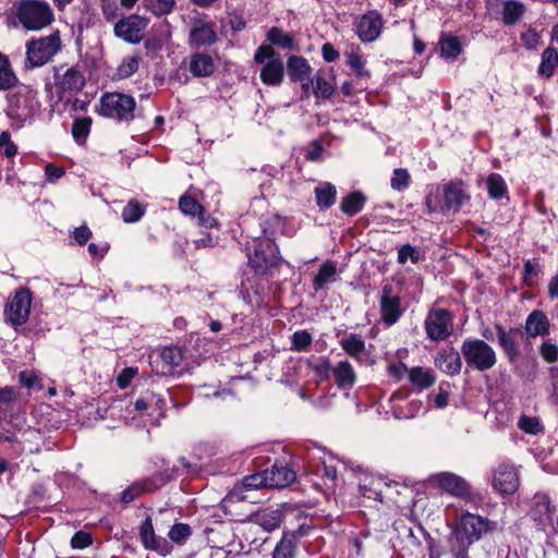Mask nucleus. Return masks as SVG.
<instances>
[{"label":"nucleus","instance_id":"dca6fc26","mask_svg":"<svg viewBox=\"0 0 558 558\" xmlns=\"http://www.w3.org/2000/svg\"><path fill=\"white\" fill-rule=\"evenodd\" d=\"M433 481L442 490L447 492L452 496L459 498H466L470 496L469 484L457 474L442 472L434 475Z\"/></svg>","mask_w":558,"mask_h":558},{"label":"nucleus","instance_id":"79ce46f5","mask_svg":"<svg viewBox=\"0 0 558 558\" xmlns=\"http://www.w3.org/2000/svg\"><path fill=\"white\" fill-rule=\"evenodd\" d=\"M439 45L444 58L456 59L461 52V44L456 37L442 38Z\"/></svg>","mask_w":558,"mask_h":558},{"label":"nucleus","instance_id":"b1692460","mask_svg":"<svg viewBox=\"0 0 558 558\" xmlns=\"http://www.w3.org/2000/svg\"><path fill=\"white\" fill-rule=\"evenodd\" d=\"M288 74L292 82H304L311 78L312 66L302 56H291L287 61Z\"/></svg>","mask_w":558,"mask_h":558},{"label":"nucleus","instance_id":"a18cd8bd","mask_svg":"<svg viewBox=\"0 0 558 558\" xmlns=\"http://www.w3.org/2000/svg\"><path fill=\"white\" fill-rule=\"evenodd\" d=\"M179 207L184 215L198 216L203 214V206L191 196H183L179 201Z\"/></svg>","mask_w":558,"mask_h":558},{"label":"nucleus","instance_id":"774afa93","mask_svg":"<svg viewBox=\"0 0 558 558\" xmlns=\"http://www.w3.org/2000/svg\"><path fill=\"white\" fill-rule=\"evenodd\" d=\"M323 58L327 62H332L339 58V52L330 43H326L322 47Z\"/></svg>","mask_w":558,"mask_h":558},{"label":"nucleus","instance_id":"ea45409f","mask_svg":"<svg viewBox=\"0 0 558 558\" xmlns=\"http://www.w3.org/2000/svg\"><path fill=\"white\" fill-rule=\"evenodd\" d=\"M141 57L138 54H131L125 57L117 69L118 78H128L132 76L140 66Z\"/></svg>","mask_w":558,"mask_h":558},{"label":"nucleus","instance_id":"c9c22d12","mask_svg":"<svg viewBox=\"0 0 558 558\" xmlns=\"http://www.w3.org/2000/svg\"><path fill=\"white\" fill-rule=\"evenodd\" d=\"M557 65L558 52L555 48L548 47L542 53V60L537 72L539 75L548 78L553 76Z\"/></svg>","mask_w":558,"mask_h":558},{"label":"nucleus","instance_id":"09e8293b","mask_svg":"<svg viewBox=\"0 0 558 558\" xmlns=\"http://www.w3.org/2000/svg\"><path fill=\"white\" fill-rule=\"evenodd\" d=\"M312 343V336L305 331H295L292 335V347L291 349L294 351H304L306 350Z\"/></svg>","mask_w":558,"mask_h":558},{"label":"nucleus","instance_id":"bb28decb","mask_svg":"<svg viewBox=\"0 0 558 558\" xmlns=\"http://www.w3.org/2000/svg\"><path fill=\"white\" fill-rule=\"evenodd\" d=\"M496 330L498 336V343L507 355L509 362H515L519 356V348L515 339L511 336L513 330L507 331L500 325H496Z\"/></svg>","mask_w":558,"mask_h":558},{"label":"nucleus","instance_id":"393cba45","mask_svg":"<svg viewBox=\"0 0 558 558\" xmlns=\"http://www.w3.org/2000/svg\"><path fill=\"white\" fill-rule=\"evenodd\" d=\"M525 332L529 337L536 338L549 332V320L542 311H533L525 320Z\"/></svg>","mask_w":558,"mask_h":558},{"label":"nucleus","instance_id":"e433bc0d","mask_svg":"<svg viewBox=\"0 0 558 558\" xmlns=\"http://www.w3.org/2000/svg\"><path fill=\"white\" fill-rule=\"evenodd\" d=\"M316 203L320 208H329L336 202L337 190L331 183H324L315 189Z\"/></svg>","mask_w":558,"mask_h":558},{"label":"nucleus","instance_id":"39448f33","mask_svg":"<svg viewBox=\"0 0 558 558\" xmlns=\"http://www.w3.org/2000/svg\"><path fill=\"white\" fill-rule=\"evenodd\" d=\"M135 99L122 93H108L100 99V113L108 118L130 121L134 118Z\"/></svg>","mask_w":558,"mask_h":558},{"label":"nucleus","instance_id":"7c9ffc66","mask_svg":"<svg viewBox=\"0 0 558 558\" xmlns=\"http://www.w3.org/2000/svg\"><path fill=\"white\" fill-rule=\"evenodd\" d=\"M296 543L295 533H284L272 551V558H294Z\"/></svg>","mask_w":558,"mask_h":558},{"label":"nucleus","instance_id":"69168bd1","mask_svg":"<svg viewBox=\"0 0 558 558\" xmlns=\"http://www.w3.org/2000/svg\"><path fill=\"white\" fill-rule=\"evenodd\" d=\"M73 236L80 245H83L90 239L92 232L86 226H82L73 231Z\"/></svg>","mask_w":558,"mask_h":558},{"label":"nucleus","instance_id":"cd10ccee","mask_svg":"<svg viewBox=\"0 0 558 558\" xmlns=\"http://www.w3.org/2000/svg\"><path fill=\"white\" fill-rule=\"evenodd\" d=\"M408 377L409 381L420 389H427L432 387L436 381L434 372L429 368H424L421 366L410 368Z\"/></svg>","mask_w":558,"mask_h":558},{"label":"nucleus","instance_id":"6ab92c4d","mask_svg":"<svg viewBox=\"0 0 558 558\" xmlns=\"http://www.w3.org/2000/svg\"><path fill=\"white\" fill-rule=\"evenodd\" d=\"M140 537L145 549L155 550L163 556L169 553L167 541L155 534L150 517H146L142 522L140 526Z\"/></svg>","mask_w":558,"mask_h":558},{"label":"nucleus","instance_id":"412c9836","mask_svg":"<svg viewBox=\"0 0 558 558\" xmlns=\"http://www.w3.org/2000/svg\"><path fill=\"white\" fill-rule=\"evenodd\" d=\"M264 472L267 475L269 488L287 487L296 478L295 472L284 464L275 463L269 470Z\"/></svg>","mask_w":558,"mask_h":558},{"label":"nucleus","instance_id":"4468645a","mask_svg":"<svg viewBox=\"0 0 558 558\" xmlns=\"http://www.w3.org/2000/svg\"><path fill=\"white\" fill-rule=\"evenodd\" d=\"M492 485L501 494H513L519 487L517 470L508 464H500L493 476Z\"/></svg>","mask_w":558,"mask_h":558},{"label":"nucleus","instance_id":"f257e3e1","mask_svg":"<svg viewBox=\"0 0 558 558\" xmlns=\"http://www.w3.org/2000/svg\"><path fill=\"white\" fill-rule=\"evenodd\" d=\"M247 251L248 265L257 274H267L281 263L278 246L268 238L253 239L247 243Z\"/></svg>","mask_w":558,"mask_h":558},{"label":"nucleus","instance_id":"338daca9","mask_svg":"<svg viewBox=\"0 0 558 558\" xmlns=\"http://www.w3.org/2000/svg\"><path fill=\"white\" fill-rule=\"evenodd\" d=\"M38 381V376L34 372H21L20 383L26 388H32Z\"/></svg>","mask_w":558,"mask_h":558},{"label":"nucleus","instance_id":"4d7b16f0","mask_svg":"<svg viewBox=\"0 0 558 558\" xmlns=\"http://www.w3.org/2000/svg\"><path fill=\"white\" fill-rule=\"evenodd\" d=\"M524 47L529 50H535L541 44L539 35L535 29L529 28L521 35Z\"/></svg>","mask_w":558,"mask_h":558},{"label":"nucleus","instance_id":"49530a36","mask_svg":"<svg viewBox=\"0 0 558 558\" xmlns=\"http://www.w3.org/2000/svg\"><path fill=\"white\" fill-rule=\"evenodd\" d=\"M191 533L192 531L189 524L177 523L170 529L168 536L172 542L182 544L187 539Z\"/></svg>","mask_w":558,"mask_h":558},{"label":"nucleus","instance_id":"473e14b6","mask_svg":"<svg viewBox=\"0 0 558 558\" xmlns=\"http://www.w3.org/2000/svg\"><path fill=\"white\" fill-rule=\"evenodd\" d=\"M366 203V197L361 192H352L343 197L340 204V209L348 216L359 214Z\"/></svg>","mask_w":558,"mask_h":558},{"label":"nucleus","instance_id":"2f4dec72","mask_svg":"<svg viewBox=\"0 0 558 558\" xmlns=\"http://www.w3.org/2000/svg\"><path fill=\"white\" fill-rule=\"evenodd\" d=\"M266 37L271 45L283 49L298 50V45L294 40V37L291 34L283 32L279 27H271L267 32Z\"/></svg>","mask_w":558,"mask_h":558},{"label":"nucleus","instance_id":"603ef678","mask_svg":"<svg viewBox=\"0 0 558 558\" xmlns=\"http://www.w3.org/2000/svg\"><path fill=\"white\" fill-rule=\"evenodd\" d=\"M410 181V174L405 169H396L393 177L391 178V187L395 191H403L408 187Z\"/></svg>","mask_w":558,"mask_h":558},{"label":"nucleus","instance_id":"f8f14e48","mask_svg":"<svg viewBox=\"0 0 558 558\" xmlns=\"http://www.w3.org/2000/svg\"><path fill=\"white\" fill-rule=\"evenodd\" d=\"M379 306L381 319L387 326H392L401 317V300L399 295L393 293L391 284H385L383 287Z\"/></svg>","mask_w":558,"mask_h":558},{"label":"nucleus","instance_id":"8fccbe9b","mask_svg":"<svg viewBox=\"0 0 558 558\" xmlns=\"http://www.w3.org/2000/svg\"><path fill=\"white\" fill-rule=\"evenodd\" d=\"M315 86L313 88L316 97L329 98L333 94V86L319 75L314 77Z\"/></svg>","mask_w":558,"mask_h":558},{"label":"nucleus","instance_id":"13d9d810","mask_svg":"<svg viewBox=\"0 0 558 558\" xmlns=\"http://www.w3.org/2000/svg\"><path fill=\"white\" fill-rule=\"evenodd\" d=\"M409 259L416 263L418 260V255L412 245L404 244L398 251V262L400 264H405Z\"/></svg>","mask_w":558,"mask_h":558},{"label":"nucleus","instance_id":"9d476101","mask_svg":"<svg viewBox=\"0 0 558 558\" xmlns=\"http://www.w3.org/2000/svg\"><path fill=\"white\" fill-rule=\"evenodd\" d=\"M31 305V291L27 288H20L9 300L5 307V315L13 325H23L28 319Z\"/></svg>","mask_w":558,"mask_h":558},{"label":"nucleus","instance_id":"3c124183","mask_svg":"<svg viewBox=\"0 0 558 558\" xmlns=\"http://www.w3.org/2000/svg\"><path fill=\"white\" fill-rule=\"evenodd\" d=\"M0 150L8 158H13L17 153V147L12 142L11 135L8 131H3L0 134Z\"/></svg>","mask_w":558,"mask_h":558},{"label":"nucleus","instance_id":"37998d69","mask_svg":"<svg viewBox=\"0 0 558 558\" xmlns=\"http://www.w3.org/2000/svg\"><path fill=\"white\" fill-rule=\"evenodd\" d=\"M174 3V0H144L145 8L157 16L169 14Z\"/></svg>","mask_w":558,"mask_h":558},{"label":"nucleus","instance_id":"a19ab883","mask_svg":"<svg viewBox=\"0 0 558 558\" xmlns=\"http://www.w3.org/2000/svg\"><path fill=\"white\" fill-rule=\"evenodd\" d=\"M145 214V208L136 199H131L122 210V219L126 223L138 221Z\"/></svg>","mask_w":558,"mask_h":558},{"label":"nucleus","instance_id":"4c0bfd02","mask_svg":"<svg viewBox=\"0 0 558 558\" xmlns=\"http://www.w3.org/2000/svg\"><path fill=\"white\" fill-rule=\"evenodd\" d=\"M17 77L11 69L9 59L0 52V89L7 90L14 87Z\"/></svg>","mask_w":558,"mask_h":558},{"label":"nucleus","instance_id":"7ed1b4c3","mask_svg":"<svg viewBox=\"0 0 558 558\" xmlns=\"http://www.w3.org/2000/svg\"><path fill=\"white\" fill-rule=\"evenodd\" d=\"M61 49L58 32L33 39L26 45V64L31 68L41 66L49 62Z\"/></svg>","mask_w":558,"mask_h":558},{"label":"nucleus","instance_id":"aec40b11","mask_svg":"<svg viewBox=\"0 0 558 558\" xmlns=\"http://www.w3.org/2000/svg\"><path fill=\"white\" fill-rule=\"evenodd\" d=\"M283 519V510L280 506L262 509L251 515V522L260 526L266 532L278 529Z\"/></svg>","mask_w":558,"mask_h":558},{"label":"nucleus","instance_id":"58836bf2","mask_svg":"<svg viewBox=\"0 0 558 558\" xmlns=\"http://www.w3.org/2000/svg\"><path fill=\"white\" fill-rule=\"evenodd\" d=\"M488 195L494 199H500L507 194V185L498 173H490L486 180Z\"/></svg>","mask_w":558,"mask_h":558},{"label":"nucleus","instance_id":"6e6d98bb","mask_svg":"<svg viewBox=\"0 0 558 558\" xmlns=\"http://www.w3.org/2000/svg\"><path fill=\"white\" fill-rule=\"evenodd\" d=\"M348 64L355 71L360 77L368 76L369 72L364 68V60L357 53L351 52L348 54Z\"/></svg>","mask_w":558,"mask_h":558},{"label":"nucleus","instance_id":"5fc2aeb1","mask_svg":"<svg viewBox=\"0 0 558 558\" xmlns=\"http://www.w3.org/2000/svg\"><path fill=\"white\" fill-rule=\"evenodd\" d=\"M539 353L547 363H554L558 360V347L553 342L544 341L539 347Z\"/></svg>","mask_w":558,"mask_h":558},{"label":"nucleus","instance_id":"f3484780","mask_svg":"<svg viewBox=\"0 0 558 558\" xmlns=\"http://www.w3.org/2000/svg\"><path fill=\"white\" fill-rule=\"evenodd\" d=\"M269 488L265 472L255 473L243 477L241 483L235 484L229 494L231 500L243 501L247 499L245 492Z\"/></svg>","mask_w":558,"mask_h":558},{"label":"nucleus","instance_id":"f03ea898","mask_svg":"<svg viewBox=\"0 0 558 558\" xmlns=\"http://www.w3.org/2000/svg\"><path fill=\"white\" fill-rule=\"evenodd\" d=\"M461 352L468 366L478 372H486L497 363L495 350L481 339H465Z\"/></svg>","mask_w":558,"mask_h":558},{"label":"nucleus","instance_id":"de8ad7c7","mask_svg":"<svg viewBox=\"0 0 558 558\" xmlns=\"http://www.w3.org/2000/svg\"><path fill=\"white\" fill-rule=\"evenodd\" d=\"M92 120L90 118L76 119L72 125V135L80 142L84 140L90 130Z\"/></svg>","mask_w":558,"mask_h":558},{"label":"nucleus","instance_id":"864d4df0","mask_svg":"<svg viewBox=\"0 0 558 558\" xmlns=\"http://www.w3.org/2000/svg\"><path fill=\"white\" fill-rule=\"evenodd\" d=\"M276 58H281V57L278 53H276V51L274 50V48L271 46H266V45L259 46L254 54L255 62L259 63V64H263V63L265 64L266 60L269 61V60H272Z\"/></svg>","mask_w":558,"mask_h":558},{"label":"nucleus","instance_id":"f704fd0d","mask_svg":"<svg viewBox=\"0 0 558 558\" xmlns=\"http://www.w3.org/2000/svg\"><path fill=\"white\" fill-rule=\"evenodd\" d=\"M340 347L355 360H360L365 351V341L356 333H350L340 340Z\"/></svg>","mask_w":558,"mask_h":558},{"label":"nucleus","instance_id":"ddd939ff","mask_svg":"<svg viewBox=\"0 0 558 558\" xmlns=\"http://www.w3.org/2000/svg\"><path fill=\"white\" fill-rule=\"evenodd\" d=\"M217 34L213 23L194 19L190 29V45L193 48L210 46L217 41Z\"/></svg>","mask_w":558,"mask_h":558},{"label":"nucleus","instance_id":"bf43d9fd","mask_svg":"<svg viewBox=\"0 0 558 558\" xmlns=\"http://www.w3.org/2000/svg\"><path fill=\"white\" fill-rule=\"evenodd\" d=\"M148 490L149 489L146 487V485H132L122 493L121 500L124 504H129L136 499L141 494Z\"/></svg>","mask_w":558,"mask_h":558},{"label":"nucleus","instance_id":"5701e85b","mask_svg":"<svg viewBox=\"0 0 558 558\" xmlns=\"http://www.w3.org/2000/svg\"><path fill=\"white\" fill-rule=\"evenodd\" d=\"M260 81L267 86H279L283 82L284 66L281 58L267 61L260 69Z\"/></svg>","mask_w":558,"mask_h":558},{"label":"nucleus","instance_id":"9b49d317","mask_svg":"<svg viewBox=\"0 0 558 558\" xmlns=\"http://www.w3.org/2000/svg\"><path fill=\"white\" fill-rule=\"evenodd\" d=\"M183 362V351L178 347H168L151 360L154 372L161 376H172L179 372Z\"/></svg>","mask_w":558,"mask_h":558},{"label":"nucleus","instance_id":"680f3d73","mask_svg":"<svg viewBox=\"0 0 558 558\" xmlns=\"http://www.w3.org/2000/svg\"><path fill=\"white\" fill-rule=\"evenodd\" d=\"M441 205L442 203L439 202V194L438 193H428L425 197V207L428 214H433L436 211L441 213Z\"/></svg>","mask_w":558,"mask_h":558},{"label":"nucleus","instance_id":"c85d7f7f","mask_svg":"<svg viewBox=\"0 0 558 558\" xmlns=\"http://www.w3.org/2000/svg\"><path fill=\"white\" fill-rule=\"evenodd\" d=\"M332 374L340 388H350L356 380L353 366L348 361H340L333 368Z\"/></svg>","mask_w":558,"mask_h":558},{"label":"nucleus","instance_id":"a211bd4d","mask_svg":"<svg viewBox=\"0 0 558 558\" xmlns=\"http://www.w3.org/2000/svg\"><path fill=\"white\" fill-rule=\"evenodd\" d=\"M383 21L376 12L364 14L356 23V33L364 43H372L377 39L381 33Z\"/></svg>","mask_w":558,"mask_h":558},{"label":"nucleus","instance_id":"e2e57ef3","mask_svg":"<svg viewBox=\"0 0 558 558\" xmlns=\"http://www.w3.org/2000/svg\"><path fill=\"white\" fill-rule=\"evenodd\" d=\"M101 11L108 22L113 21L119 12L116 0L101 2Z\"/></svg>","mask_w":558,"mask_h":558},{"label":"nucleus","instance_id":"c756f323","mask_svg":"<svg viewBox=\"0 0 558 558\" xmlns=\"http://www.w3.org/2000/svg\"><path fill=\"white\" fill-rule=\"evenodd\" d=\"M524 3L515 0H506L502 5V22L506 25L517 24L525 14Z\"/></svg>","mask_w":558,"mask_h":558},{"label":"nucleus","instance_id":"0eeeda50","mask_svg":"<svg viewBox=\"0 0 558 558\" xmlns=\"http://www.w3.org/2000/svg\"><path fill=\"white\" fill-rule=\"evenodd\" d=\"M496 529V523L488 519L465 512L460 517L457 532L470 543L478 541L484 534Z\"/></svg>","mask_w":558,"mask_h":558},{"label":"nucleus","instance_id":"2eb2a0df","mask_svg":"<svg viewBox=\"0 0 558 558\" xmlns=\"http://www.w3.org/2000/svg\"><path fill=\"white\" fill-rule=\"evenodd\" d=\"M442 214L458 213L462 205L464 204V202L469 201L470 198L461 183L445 184L442 187Z\"/></svg>","mask_w":558,"mask_h":558},{"label":"nucleus","instance_id":"c03bdc74","mask_svg":"<svg viewBox=\"0 0 558 558\" xmlns=\"http://www.w3.org/2000/svg\"><path fill=\"white\" fill-rule=\"evenodd\" d=\"M518 427L526 434L537 435L543 430L542 423L536 416L522 415L518 421Z\"/></svg>","mask_w":558,"mask_h":558},{"label":"nucleus","instance_id":"20e7f679","mask_svg":"<svg viewBox=\"0 0 558 558\" xmlns=\"http://www.w3.org/2000/svg\"><path fill=\"white\" fill-rule=\"evenodd\" d=\"M17 17L24 27L37 31L52 22L53 13L46 2L24 0L19 7Z\"/></svg>","mask_w":558,"mask_h":558},{"label":"nucleus","instance_id":"a878e982","mask_svg":"<svg viewBox=\"0 0 558 558\" xmlns=\"http://www.w3.org/2000/svg\"><path fill=\"white\" fill-rule=\"evenodd\" d=\"M190 72L196 77L210 76L215 71L214 60L203 52H195L190 58Z\"/></svg>","mask_w":558,"mask_h":558},{"label":"nucleus","instance_id":"4be33fe9","mask_svg":"<svg viewBox=\"0 0 558 558\" xmlns=\"http://www.w3.org/2000/svg\"><path fill=\"white\" fill-rule=\"evenodd\" d=\"M435 365L447 375L454 376L460 373L462 361L459 352L456 349L450 348L437 354L435 357Z\"/></svg>","mask_w":558,"mask_h":558},{"label":"nucleus","instance_id":"423d86ee","mask_svg":"<svg viewBox=\"0 0 558 558\" xmlns=\"http://www.w3.org/2000/svg\"><path fill=\"white\" fill-rule=\"evenodd\" d=\"M425 331L428 339H447L453 331V315L445 308H432L425 318Z\"/></svg>","mask_w":558,"mask_h":558},{"label":"nucleus","instance_id":"72a5a7b5","mask_svg":"<svg viewBox=\"0 0 558 558\" xmlns=\"http://www.w3.org/2000/svg\"><path fill=\"white\" fill-rule=\"evenodd\" d=\"M337 266L331 260H326L319 268L313 280L315 291L322 290L327 283L336 280Z\"/></svg>","mask_w":558,"mask_h":558},{"label":"nucleus","instance_id":"052dcab7","mask_svg":"<svg viewBox=\"0 0 558 558\" xmlns=\"http://www.w3.org/2000/svg\"><path fill=\"white\" fill-rule=\"evenodd\" d=\"M92 544V536L87 532H76L72 539H71V546L73 548L83 549L88 547Z\"/></svg>","mask_w":558,"mask_h":558},{"label":"nucleus","instance_id":"6e6552de","mask_svg":"<svg viewBox=\"0 0 558 558\" xmlns=\"http://www.w3.org/2000/svg\"><path fill=\"white\" fill-rule=\"evenodd\" d=\"M84 86L85 77L76 68L63 69L60 66L54 69L53 87L60 99L66 94L78 93Z\"/></svg>","mask_w":558,"mask_h":558},{"label":"nucleus","instance_id":"1a4fd4ad","mask_svg":"<svg viewBox=\"0 0 558 558\" xmlns=\"http://www.w3.org/2000/svg\"><path fill=\"white\" fill-rule=\"evenodd\" d=\"M148 20L136 14L120 19L114 24V35L125 43L138 44L144 38V31Z\"/></svg>","mask_w":558,"mask_h":558},{"label":"nucleus","instance_id":"0e129e2a","mask_svg":"<svg viewBox=\"0 0 558 558\" xmlns=\"http://www.w3.org/2000/svg\"><path fill=\"white\" fill-rule=\"evenodd\" d=\"M135 374L136 369L132 367L124 368L117 378L118 386L122 389L128 387L131 379L135 376Z\"/></svg>","mask_w":558,"mask_h":558}]
</instances>
